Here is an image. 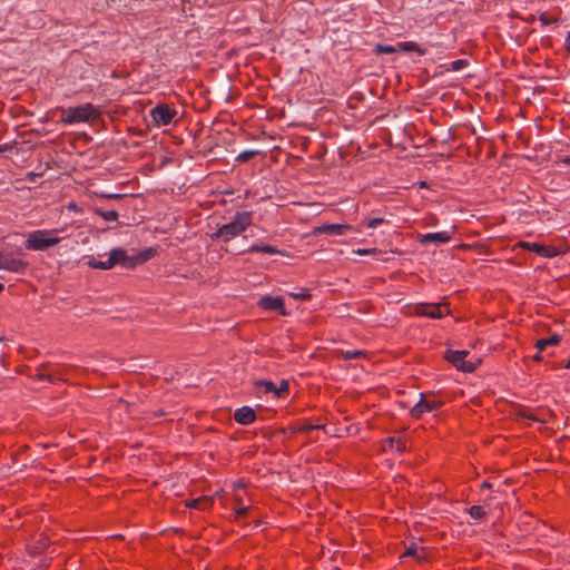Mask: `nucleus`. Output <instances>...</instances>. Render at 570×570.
Here are the masks:
<instances>
[{
	"label": "nucleus",
	"instance_id": "f3484780",
	"mask_svg": "<svg viewBox=\"0 0 570 570\" xmlns=\"http://www.w3.org/2000/svg\"><path fill=\"white\" fill-rule=\"evenodd\" d=\"M46 370V366L45 365H41L38 370H37V377L40 379V380H47L49 382H55L57 380H61V375L62 373L60 371H55V372H49V373H46L45 372Z\"/></svg>",
	"mask_w": 570,
	"mask_h": 570
},
{
	"label": "nucleus",
	"instance_id": "72a5a7b5",
	"mask_svg": "<svg viewBox=\"0 0 570 570\" xmlns=\"http://www.w3.org/2000/svg\"><path fill=\"white\" fill-rule=\"evenodd\" d=\"M320 428H322V426L321 425H304L298 431L299 432H308L313 429H320Z\"/></svg>",
	"mask_w": 570,
	"mask_h": 570
},
{
	"label": "nucleus",
	"instance_id": "f8f14e48",
	"mask_svg": "<svg viewBox=\"0 0 570 570\" xmlns=\"http://www.w3.org/2000/svg\"><path fill=\"white\" fill-rule=\"evenodd\" d=\"M451 234L448 232H436V233H428L421 236L420 243L423 245H428L431 243L435 244H445L450 242Z\"/></svg>",
	"mask_w": 570,
	"mask_h": 570
},
{
	"label": "nucleus",
	"instance_id": "58836bf2",
	"mask_svg": "<svg viewBox=\"0 0 570 570\" xmlns=\"http://www.w3.org/2000/svg\"><path fill=\"white\" fill-rule=\"evenodd\" d=\"M8 149H9L8 145H0V154L7 151Z\"/></svg>",
	"mask_w": 570,
	"mask_h": 570
},
{
	"label": "nucleus",
	"instance_id": "a18cd8bd",
	"mask_svg": "<svg viewBox=\"0 0 570 570\" xmlns=\"http://www.w3.org/2000/svg\"><path fill=\"white\" fill-rule=\"evenodd\" d=\"M534 358H535V360H540L539 354H535V355H534Z\"/></svg>",
	"mask_w": 570,
	"mask_h": 570
},
{
	"label": "nucleus",
	"instance_id": "37998d69",
	"mask_svg": "<svg viewBox=\"0 0 570 570\" xmlns=\"http://www.w3.org/2000/svg\"><path fill=\"white\" fill-rule=\"evenodd\" d=\"M4 289V285L0 283V293Z\"/></svg>",
	"mask_w": 570,
	"mask_h": 570
},
{
	"label": "nucleus",
	"instance_id": "f03ea898",
	"mask_svg": "<svg viewBox=\"0 0 570 570\" xmlns=\"http://www.w3.org/2000/svg\"><path fill=\"white\" fill-rule=\"evenodd\" d=\"M98 111L91 104H85L77 107H69L62 110L61 121L67 125H73L77 122H87L91 118H96Z\"/></svg>",
	"mask_w": 570,
	"mask_h": 570
},
{
	"label": "nucleus",
	"instance_id": "2eb2a0df",
	"mask_svg": "<svg viewBox=\"0 0 570 570\" xmlns=\"http://www.w3.org/2000/svg\"><path fill=\"white\" fill-rule=\"evenodd\" d=\"M255 386L257 390L263 391L265 394H273L274 396L279 397V390L273 382L257 381Z\"/></svg>",
	"mask_w": 570,
	"mask_h": 570
},
{
	"label": "nucleus",
	"instance_id": "6ab92c4d",
	"mask_svg": "<svg viewBox=\"0 0 570 570\" xmlns=\"http://www.w3.org/2000/svg\"><path fill=\"white\" fill-rule=\"evenodd\" d=\"M87 265L91 268L104 269V271L112 268V263L109 261V258H107L106 261H97L94 257H89L87 261Z\"/></svg>",
	"mask_w": 570,
	"mask_h": 570
},
{
	"label": "nucleus",
	"instance_id": "39448f33",
	"mask_svg": "<svg viewBox=\"0 0 570 570\" xmlns=\"http://www.w3.org/2000/svg\"><path fill=\"white\" fill-rule=\"evenodd\" d=\"M109 261L112 263V267L116 265H122L124 267L131 268L139 263L147 259V256L129 257L125 249L117 247L110 250Z\"/></svg>",
	"mask_w": 570,
	"mask_h": 570
},
{
	"label": "nucleus",
	"instance_id": "20e7f679",
	"mask_svg": "<svg viewBox=\"0 0 570 570\" xmlns=\"http://www.w3.org/2000/svg\"><path fill=\"white\" fill-rule=\"evenodd\" d=\"M468 354V351L449 350L445 353V358L451 362L458 370L470 373L474 371L476 364L480 363V360H476V362L466 361L465 357Z\"/></svg>",
	"mask_w": 570,
	"mask_h": 570
},
{
	"label": "nucleus",
	"instance_id": "c85d7f7f",
	"mask_svg": "<svg viewBox=\"0 0 570 570\" xmlns=\"http://www.w3.org/2000/svg\"><path fill=\"white\" fill-rule=\"evenodd\" d=\"M249 508L247 507H240L235 511L236 518L242 519L245 518L248 514Z\"/></svg>",
	"mask_w": 570,
	"mask_h": 570
},
{
	"label": "nucleus",
	"instance_id": "0eeeda50",
	"mask_svg": "<svg viewBox=\"0 0 570 570\" xmlns=\"http://www.w3.org/2000/svg\"><path fill=\"white\" fill-rule=\"evenodd\" d=\"M415 313L430 318H441L449 314V308L446 304L441 303L421 304L415 307Z\"/></svg>",
	"mask_w": 570,
	"mask_h": 570
},
{
	"label": "nucleus",
	"instance_id": "dca6fc26",
	"mask_svg": "<svg viewBox=\"0 0 570 570\" xmlns=\"http://www.w3.org/2000/svg\"><path fill=\"white\" fill-rule=\"evenodd\" d=\"M246 252L248 253H264L271 255L282 254L279 249L272 245H252Z\"/></svg>",
	"mask_w": 570,
	"mask_h": 570
},
{
	"label": "nucleus",
	"instance_id": "c756f323",
	"mask_svg": "<svg viewBox=\"0 0 570 570\" xmlns=\"http://www.w3.org/2000/svg\"><path fill=\"white\" fill-rule=\"evenodd\" d=\"M383 218L381 217H375V218H372L367 222V227L368 228H375L377 227L379 225H381L383 223Z\"/></svg>",
	"mask_w": 570,
	"mask_h": 570
},
{
	"label": "nucleus",
	"instance_id": "f257e3e1",
	"mask_svg": "<svg viewBox=\"0 0 570 570\" xmlns=\"http://www.w3.org/2000/svg\"><path fill=\"white\" fill-rule=\"evenodd\" d=\"M252 224L250 212H238L233 219L223 225L216 233L212 235L213 238L220 239L225 243L242 234Z\"/></svg>",
	"mask_w": 570,
	"mask_h": 570
},
{
	"label": "nucleus",
	"instance_id": "79ce46f5",
	"mask_svg": "<svg viewBox=\"0 0 570 570\" xmlns=\"http://www.w3.org/2000/svg\"><path fill=\"white\" fill-rule=\"evenodd\" d=\"M566 368H570V360L564 365Z\"/></svg>",
	"mask_w": 570,
	"mask_h": 570
},
{
	"label": "nucleus",
	"instance_id": "9b49d317",
	"mask_svg": "<svg viewBox=\"0 0 570 570\" xmlns=\"http://www.w3.org/2000/svg\"><path fill=\"white\" fill-rule=\"evenodd\" d=\"M234 419L239 424L249 425L256 420V414L252 407L242 406L235 411Z\"/></svg>",
	"mask_w": 570,
	"mask_h": 570
},
{
	"label": "nucleus",
	"instance_id": "2f4dec72",
	"mask_svg": "<svg viewBox=\"0 0 570 570\" xmlns=\"http://www.w3.org/2000/svg\"><path fill=\"white\" fill-rule=\"evenodd\" d=\"M100 197L107 198V199H120L124 197L122 194H101Z\"/></svg>",
	"mask_w": 570,
	"mask_h": 570
},
{
	"label": "nucleus",
	"instance_id": "bb28decb",
	"mask_svg": "<svg viewBox=\"0 0 570 570\" xmlns=\"http://www.w3.org/2000/svg\"><path fill=\"white\" fill-rule=\"evenodd\" d=\"M466 63H468L466 60H462V59L454 60L451 63V69L454 71H459V70L463 69L466 66Z\"/></svg>",
	"mask_w": 570,
	"mask_h": 570
},
{
	"label": "nucleus",
	"instance_id": "7c9ffc66",
	"mask_svg": "<svg viewBox=\"0 0 570 570\" xmlns=\"http://www.w3.org/2000/svg\"><path fill=\"white\" fill-rule=\"evenodd\" d=\"M377 52L380 53H393L395 48L392 46H377Z\"/></svg>",
	"mask_w": 570,
	"mask_h": 570
},
{
	"label": "nucleus",
	"instance_id": "ea45409f",
	"mask_svg": "<svg viewBox=\"0 0 570 570\" xmlns=\"http://www.w3.org/2000/svg\"><path fill=\"white\" fill-rule=\"evenodd\" d=\"M562 163L566 165H570V156H567L562 159Z\"/></svg>",
	"mask_w": 570,
	"mask_h": 570
},
{
	"label": "nucleus",
	"instance_id": "ddd939ff",
	"mask_svg": "<svg viewBox=\"0 0 570 570\" xmlns=\"http://www.w3.org/2000/svg\"><path fill=\"white\" fill-rule=\"evenodd\" d=\"M522 248L534 252L543 257H553L557 255V250L553 247H547L537 243H527L523 242L520 244Z\"/></svg>",
	"mask_w": 570,
	"mask_h": 570
},
{
	"label": "nucleus",
	"instance_id": "aec40b11",
	"mask_svg": "<svg viewBox=\"0 0 570 570\" xmlns=\"http://www.w3.org/2000/svg\"><path fill=\"white\" fill-rule=\"evenodd\" d=\"M404 556L405 557H412V558H415L417 560H423L425 558V553L423 551V548H421V547H419L417 544H414V543L406 548V550L404 552Z\"/></svg>",
	"mask_w": 570,
	"mask_h": 570
},
{
	"label": "nucleus",
	"instance_id": "473e14b6",
	"mask_svg": "<svg viewBox=\"0 0 570 570\" xmlns=\"http://www.w3.org/2000/svg\"><path fill=\"white\" fill-rule=\"evenodd\" d=\"M279 390V396L287 392L288 384L285 381H282L281 386L277 387Z\"/></svg>",
	"mask_w": 570,
	"mask_h": 570
},
{
	"label": "nucleus",
	"instance_id": "a19ab883",
	"mask_svg": "<svg viewBox=\"0 0 570 570\" xmlns=\"http://www.w3.org/2000/svg\"><path fill=\"white\" fill-rule=\"evenodd\" d=\"M68 208H69V209H72V210H76V209H77V206H76V204H75V203H70V204L68 205Z\"/></svg>",
	"mask_w": 570,
	"mask_h": 570
},
{
	"label": "nucleus",
	"instance_id": "412c9836",
	"mask_svg": "<svg viewBox=\"0 0 570 570\" xmlns=\"http://www.w3.org/2000/svg\"><path fill=\"white\" fill-rule=\"evenodd\" d=\"M385 443L393 450L397 452H403L406 450L405 442L401 439H396L394 436H390L385 440Z\"/></svg>",
	"mask_w": 570,
	"mask_h": 570
},
{
	"label": "nucleus",
	"instance_id": "f704fd0d",
	"mask_svg": "<svg viewBox=\"0 0 570 570\" xmlns=\"http://www.w3.org/2000/svg\"><path fill=\"white\" fill-rule=\"evenodd\" d=\"M361 354L360 351H354V352H347L346 353V357L351 358V357H356Z\"/></svg>",
	"mask_w": 570,
	"mask_h": 570
},
{
	"label": "nucleus",
	"instance_id": "4be33fe9",
	"mask_svg": "<svg viewBox=\"0 0 570 570\" xmlns=\"http://www.w3.org/2000/svg\"><path fill=\"white\" fill-rule=\"evenodd\" d=\"M210 504H212V500L209 498L202 497V498L191 500L190 503H188V507L194 508V509L204 510V509L209 508Z\"/></svg>",
	"mask_w": 570,
	"mask_h": 570
},
{
	"label": "nucleus",
	"instance_id": "4468645a",
	"mask_svg": "<svg viewBox=\"0 0 570 570\" xmlns=\"http://www.w3.org/2000/svg\"><path fill=\"white\" fill-rule=\"evenodd\" d=\"M350 229L351 227L348 225L330 224L318 227L316 232L328 235H344Z\"/></svg>",
	"mask_w": 570,
	"mask_h": 570
},
{
	"label": "nucleus",
	"instance_id": "423d86ee",
	"mask_svg": "<svg viewBox=\"0 0 570 570\" xmlns=\"http://www.w3.org/2000/svg\"><path fill=\"white\" fill-rule=\"evenodd\" d=\"M177 115V111L167 105H157L150 110V117L153 120V124L156 127H163L169 125L175 116Z\"/></svg>",
	"mask_w": 570,
	"mask_h": 570
},
{
	"label": "nucleus",
	"instance_id": "e433bc0d",
	"mask_svg": "<svg viewBox=\"0 0 570 570\" xmlns=\"http://www.w3.org/2000/svg\"><path fill=\"white\" fill-rule=\"evenodd\" d=\"M481 488H482V489H492V484H491V483H489V482H483V483L481 484Z\"/></svg>",
	"mask_w": 570,
	"mask_h": 570
},
{
	"label": "nucleus",
	"instance_id": "1a4fd4ad",
	"mask_svg": "<svg viewBox=\"0 0 570 570\" xmlns=\"http://www.w3.org/2000/svg\"><path fill=\"white\" fill-rule=\"evenodd\" d=\"M440 403L438 401H431L424 399V395L421 394L420 401L411 409L410 413L413 417H421L424 413L432 412L438 409Z\"/></svg>",
	"mask_w": 570,
	"mask_h": 570
},
{
	"label": "nucleus",
	"instance_id": "7ed1b4c3",
	"mask_svg": "<svg viewBox=\"0 0 570 570\" xmlns=\"http://www.w3.org/2000/svg\"><path fill=\"white\" fill-rule=\"evenodd\" d=\"M55 230L39 229L29 234L24 245L27 249L45 250L51 246L57 245L60 238L52 237Z\"/></svg>",
	"mask_w": 570,
	"mask_h": 570
},
{
	"label": "nucleus",
	"instance_id": "4c0bfd02",
	"mask_svg": "<svg viewBox=\"0 0 570 570\" xmlns=\"http://www.w3.org/2000/svg\"><path fill=\"white\" fill-rule=\"evenodd\" d=\"M357 253L361 255H367L371 253V249H358Z\"/></svg>",
	"mask_w": 570,
	"mask_h": 570
},
{
	"label": "nucleus",
	"instance_id": "a878e982",
	"mask_svg": "<svg viewBox=\"0 0 570 570\" xmlns=\"http://www.w3.org/2000/svg\"><path fill=\"white\" fill-rule=\"evenodd\" d=\"M402 47L406 51H416L420 56H423L425 53V50L421 49L414 42H404V43H402Z\"/></svg>",
	"mask_w": 570,
	"mask_h": 570
},
{
	"label": "nucleus",
	"instance_id": "9d476101",
	"mask_svg": "<svg viewBox=\"0 0 570 570\" xmlns=\"http://www.w3.org/2000/svg\"><path fill=\"white\" fill-rule=\"evenodd\" d=\"M258 305L267 311H276L281 313L282 315H285V308H284V301L282 297H274V296H263L258 301Z\"/></svg>",
	"mask_w": 570,
	"mask_h": 570
},
{
	"label": "nucleus",
	"instance_id": "5701e85b",
	"mask_svg": "<svg viewBox=\"0 0 570 570\" xmlns=\"http://www.w3.org/2000/svg\"><path fill=\"white\" fill-rule=\"evenodd\" d=\"M95 213L107 222H116L119 217V214L116 210H102L101 208H95Z\"/></svg>",
	"mask_w": 570,
	"mask_h": 570
},
{
	"label": "nucleus",
	"instance_id": "cd10ccee",
	"mask_svg": "<svg viewBox=\"0 0 570 570\" xmlns=\"http://www.w3.org/2000/svg\"><path fill=\"white\" fill-rule=\"evenodd\" d=\"M289 295L295 298V299H307L309 298V294L306 292V291H301V292H297V293H289Z\"/></svg>",
	"mask_w": 570,
	"mask_h": 570
},
{
	"label": "nucleus",
	"instance_id": "a211bd4d",
	"mask_svg": "<svg viewBox=\"0 0 570 570\" xmlns=\"http://www.w3.org/2000/svg\"><path fill=\"white\" fill-rule=\"evenodd\" d=\"M560 342V336L554 334L548 338H541L535 343V347L539 353L546 350L548 346L557 345Z\"/></svg>",
	"mask_w": 570,
	"mask_h": 570
},
{
	"label": "nucleus",
	"instance_id": "c9c22d12",
	"mask_svg": "<svg viewBox=\"0 0 570 570\" xmlns=\"http://www.w3.org/2000/svg\"><path fill=\"white\" fill-rule=\"evenodd\" d=\"M566 48L568 51H570V31L567 33L566 37Z\"/></svg>",
	"mask_w": 570,
	"mask_h": 570
},
{
	"label": "nucleus",
	"instance_id": "6e6552de",
	"mask_svg": "<svg viewBox=\"0 0 570 570\" xmlns=\"http://www.w3.org/2000/svg\"><path fill=\"white\" fill-rule=\"evenodd\" d=\"M26 267V262L14 258L10 254L0 249V269L11 273H22Z\"/></svg>",
	"mask_w": 570,
	"mask_h": 570
},
{
	"label": "nucleus",
	"instance_id": "393cba45",
	"mask_svg": "<svg viewBox=\"0 0 570 570\" xmlns=\"http://www.w3.org/2000/svg\"><path fill=\"white\" fill-rule=\"evenodd\" d=\"M257 154V150H244L237 156L236 160L245 163L255 157Z\"/></svg>",
	"mask_w": 570,
	"mask_h": 570
},
{
	"label": "nucleus",
	"instance_id": "b1692460",
	"mask_svg": "<svg viewBox=\"0 0 570 570\" xmlns=\"http://www.w3.org/2000/svg\"><path fill=\"white\" fill-rule=\"evenodd\" d=\"M468 513L474 520H482L485 517V511L481 505H472L471 508H469Z\"/></svg>",
	"mask_w": 570,
	"mask_h": 570
},
{
	"label": "nucleus",
	"instance_id": "c03bdc74",
	"mask_svg": "<svg viewBox=\"0 0 570 570\" xmlns=\"http://www.w3.org/2000/svg\"><path fill=\"white\" fill-rule=\"evenodd\" d=\"M490 498L485 500V505H490Z\"/></svg>",
	"mask_w": 570,
	"mask_h": 570
}]
</instances>
